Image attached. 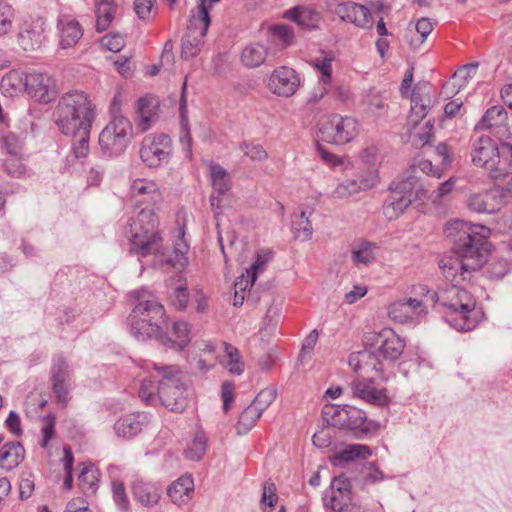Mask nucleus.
<instances>
[{"label": "nucleus", "mask_w": 512, "mask_h": 512, "mask_svg": "<svg viewBox=\"0 0 512 512\" xmlns=\"http://www.w3.org/2000/svg\"><path fill=\"white\" fill-rule=\"evenodd\" d=\"M300 86L297 72L287 66H280L272 71L268 79L269 90L279 97L293 96Z\"/></svg>", "instance_id": "nucleus-14"}, {"label": "nucleus", "mask_w": 512, "mask_h": 512, "mask_svg": "<svg viewBox=\"0 0 512 512\" xmlns=\"http://www.w3.org/2000/svg\"><path fill=\"white\" fill-rule=\"evenodd\" d=\"M318 133L320 139L329 144H346L358 134V122L339 114L323 116L318 123Z\"/></svg>", "instance_id": "nucleus-8"}, {"label": "nucleus", "mask_w": 512, "mask_h": 512, "mask_svg": "<svg viewBox=\"0 0 512 512\" xmlns=\"http://www.w3.org/2000/svg\"><path fill=\"white\" fill-rule=\"evenodd\" d=\"M210 5L207 0H199L197 14L190 16L186 32L181 40V57L185 60L196 57L202 49L210 25Z\"/></svg>", "instance_id": "nucleus-6"}, {"label": "nucleus", "mask_w": 512, "mask_h": 512, "mask_svg": "<svg viewBox=\"0 0 512 512\" xmlns=\"http://www.w3.org/2000/svg\"><path fill=\"white\" fill-rule=\"evenodd\" d=\"M207 439L203 432H197L190 444L184 451L185 457L192 461H199L206 452Z\"/></svg>", "instance_id": "nucleus-46"}, {"label": "nucleus", "mask_w": 512, "mask_h": 512, "mask_svg": "<svg viewBox=\"0 0 512 512\" xmlns=\"http://www.w3.org/2000/svg\"><path fill=\"white\" fill-rule=\"evenodd\" d=\"M134 498L143 506H155L161 497L160 490L152 483L136 480L132 486Z\"/></svg>", "instance_id": "nucleus-31"}, {"label": "nucleus", "mask_w": 512, "mask_h": 512, "mask_svg": "<svg viewBox=\"0 0 512 512\" xmlns=\"http://www.w3.org/2000/svg\"><path fill=\"white\" fill-rule=\"evenodd\" d=\"M171 151V139L168 135H148L141 143L139 154L146 166L156 168L169 161Z\"/></svg>", "instance_id": "nucleus-10"}, {"label": "nucleus", "mask_w": 512, "mask_h": 512, "mask_svg": "<svg viewBox=\"0 0 512 512\" xmlns=\"http://www.w3.org/2000/svg\"><path fill=\"white\" fill-rule=\"evenodd\" d=\"M51 85L52 79L48 75L39 72L27 73L25 92L42 102H48Z\"/></svg>", "instance_id": "nucleus-29"}, {"label": "nucleus", "mask_w": 512, "mask_h": 512, "mask_svg": "<svg viewBox=\"0 0 512 512\" xmlns=\"http://www.w3.org/2000/svg\"><path fill=\"white\" fill-rule=\"evenodd\" d=\"M25 458V449L20 442L12 441L0 444V468L6 471L19 466Z\"/></svg>", "instance_id": "nucleus-25"}, {"label": "nucleus", "mask_w": 512, "mask_h": 512, "mask_svg": "<svg viewBox=\"0 0 512 512\" xmlns=\"http://www.w3.org/2000/svg\"><path fill=\"white\" fill-rule=\"evenodd\" d=\"M411 203L412 199L409 198V196H400L398 193L390 191L383 205V213L388 220H394L398 218Z\"/></svg>", "instance_id": "nucleus-33"}, {"label": "nucleus", "mask_w": 512, "mask_h": 512, "mask_svg": "<svg viewBox=\"0 0 512 512\" xmlns=\"http://www.w3.org/2000/svg\"><path fill=\"white\" fill-rule=\"evenodd\" d=\"M100 43L103 48L115 53L119 52L125 45L123 36L117 33L103 36Z\"/></svg>", "instance_id": "nucleus-59"}, {"label": "nucleus", "mask_w": 512, "mask_h": 512, "mask_svg": "<svg viewBox=\"0 0 512 512\" xmlns=\"http://www.w3.org/2000/svg\"><path fill=\"white\" fill-rule=\"evenodd\" d=\"M277 501L278 496L276 494L275 484L270 479L266 480L263 483V492L260 500L261 505H267L268 507L272 508L275 506Z\"/></svg>", "instance_id": "nucleus-58"}, {"label": "nucleus", "mask_w": 512, "mask_h": 512, "mask_svg": "<svg viewBox=\"0 0 512 512\" xmlns=\"http://www.w3.org/2000/svg\"><path fill=\"white\" fill-rule=\"evenodd\" d=\"M14 18V10L11 5L0 1V36L7 34L11 28Z\"/></svg>", "instance_id": "nucleus-54"}, {"label": "nucleus", "mask_w": 512, "mask_h": 512, "mask_svg": "<svg viewBox=\"0 0 512 512\" xmlns=\"http://www.w3.org/2000/svg\"><path fill=\"white\" fill-rule=\"evenodd\" d=\"M139 397L147 404H154L158 400L156 382L151 379L142 380Z\"/></svg>", "instance_id": "nucleus-55"}, {"label": "nucleus", "mask_w": 512, "mask_h": 512, "mask_svg": "<svg viewBox=\"0 0 512 512\" xmlns=\"http://www.w3.org/2000/svg\"><path fill=\"white\" fill-rule=\"evenodd\" d=\"M169 299L171 304L178 310H184L189 301V294L185 280L181 276L175 280V283L169 284Z\"/></svg>", "instance_id": "nucleus-38"}, {"label": "nucleus", "mask_w": 512, "mask_h": 512, "mask_svg": "<svg viewBox=\"0 0 512 512\" xmlns=\"http://www.w3.org/2000/svg\"><path fill=\"white\" fill-rule=\"evenodd\" d=\"M111 488L115 503L121 510H127L129 507V499L123 483L121 481L114 480L111 484Z\"/></svg>", "instance_id": "nucleus-57"}, {"label": "nucleus", "mask_w": 512, "mask_h": 512, "mask_svg": "<svg viewBox=\"0 0 512 512\" xmlns=\"http://www.w3.org/2000/svg\"><path fill=\"white\" fill-rule=\"evenodd\" d=\"M271 257V251H266L257 254L255 262L250 266L249 269L246 270V273L251 278V283H255L257 279V273L264 269V266L271 259Z\"/></svg>", "instance_id": "nucleus-56"}, {"label": "nucleus", "mask_w": 512, "mask_h": 512, "mask_svg": "<svg viewBox=\"0 0 512 512\" xmlns=\"http://www.w3.org/2000/svg\"><path fill=\"white\" fill-rule=\"evenodd\" d=\"M239 148L252 161L261 162L268 157L267 152L260 144L244 141L240 144Z\"/></svg>", "instance_id": "nucleus-52"}, {"label": "nucleus", "mask_w": 512, "mask_h": 512, "mask_svg": "<svg viewBox=\"0 0 512 512\" xmlns=\"http://www.w3.org/2000/svg\"><path fill=\"white\" fill-rule=\"evenodd\" d=\"M52 389L55 394L57 403L64 407L68 401V383L52 382Z\"/></svg>", "instance_id": "nucleus-64"}, {"label": "nucleus", "mask_w": 512, "mask_h": 512, "mask_svg": "<svg viewBox=\"0 0 512 512\" xmlns=\"http://www.w3.org/2000/svg\"><path fill=\"white\" fill-rule=\"evenodd\" d=\"M349 405H325L322 409L323 419L331 426L346 429Z\"/></svg>", "instance_id": "nucleus-36"}, {"label": "nucleus", "mask_w": 512, "mask_h": 512, "mask_svg": "<svg viewBox=\"0 0 512 512\" xmlns=\"http://www.w3.org/2000/svg\"><path fill=\"white\" fill-rule=\"evenodd\" d=\"M130 294L137 301L128 317L130 333L137 340L162 338V331L168 328L164 306L144 288Z\"/></svg>", "instance_id": "nucleus-3"}, {"label": "nucleus", "mask_w": 512, "mask_h": 512, "mask_svg": "<svg viewBox=\"0 0 512 512\" xmlns=\"http://www.w3.org/2000/svg\"><path fill=\"white\" fill-rule=\"evenodd\" d=\"M194 494V481L190 475H182L167 488L171 501L181 506L186 504Z\"/></svg>", "instance_id": "nucleus-26"}, {"label": "nucleus", "mask_w": 512, "mask_h": 512, "mask_svg": "<svg viewBox=\"0 0 512 512\" xmlns=\"http://www.w3.org/2000/svg\"><path fill=\"white\" fill-rule=\"evenodd\" d=\"M131 194L137 202L147 204H156L162 200L157 184L147 179H136L131 185Z\"/></svg>", "instance_id": "nucleus-27"}, {"label": "nucleus", "mask_w": 512, "mask_h": 512, "mask_svg": "<svg viewBox=\"0 0 512 512\" xmlns=\"http://www.w3.org/2000/svg\"><path fill=\"white\" fill-rule=\"evenodd\" d=\"M132 135V124L122 115H114L99 135L102 152L109 157L121 155L127 148Z\"/></svg>", "instance_id": "nucleus-7"}, {"label": "nucleus", "mask_w": 512, "mask_h": 512, "mask_svg": "<svg viewBox=\"0 0 512 512\" xmlns=\"http://www.w3.org/2000/svg\"><path fill=\"white\" fill-rule=\"evenodd\" d=\"M318 340V331L316 329L312 330L304 339L302 344L300 359L303 362L306 359L311 358V353L317 343Z\"/></svg>", "instance_id": "nucleus-60"}, {"label": "nucleus", "mask_w": 512, "mask_h": 512, "mask_svg": "<svg viewBox=\"0 0 512 512\" xmlns=\"http://www.w3.org/2000/svg\"><path fill=\"white\" fill-rule=\"evenodd\" d=\"M96 30L105 31L114 19L116 6L113 0H99L96 3Z\"/></svg>", "instance_id": "nucleus-37"}, {"label": "nucleus", "mask_w": 512, "mask_h": 512, "mask_svg": "<svg viewBox=\"0 0 512 512\" xmlns=\"http://www.w3.org/2000/svg\"><path fill=\"white\" fill-rule=\"evenodd\" d=\"M209 170L213 188L209 201L214 217L217 220L222 209L228 206V192L231 189V177L227 170L219 164L210 165Z\"/></svg>", "instance_id": "nucleus-12"}, {"label": "nucleus", "mask_w": 512, "mask_h": 512, "mask_svg": "<svg viewBox=\"0 0 512 512\" xmlns=\"http://www.w3.org/2000/svg\"><path fill=\"white\" fill-rule=\"evenodd\" d=\"M261 413L251 404L248 405L240 414L236 424V432L238 435L248 433L261 417Z\"/></svg>", "instance_id": "nucleus-40"}, {"label": "nucleus", "mask_w": 512, "mask_h": 512, "mask_svg": "<svg viewBox=\"0 0 512 512\" xmlns=\"http://www.w3.org/2000/svg\"><path fill=\"white\" fill-rule=\"evenodd\" d=\"M285 17L302 28L314 30L318 27L321 14L313 7L298 6L286 11Z\"/></svg>", "instance_id": "nucleus-28"}, {"label": "nucleus", "mask_w": 512, "mask_h": 512, "mask_svg": "<svg viewBox=\"0 0 512 512\" xmlns=\"http://www.w3.org/2000/svg\"><path fill=\"white\" fill-rule=\"evenodd\" d=\"M471 158L475 166L489 172L490 178L502 180L506 176L505 168L500 166V146L491 137L482 135L473 141Z\"/></svg>", "instance_id": "nucleus-9"}, {"label": "nucleus", "mask_w": 512, "mask_h": 512, "mask_svg": "<svg viewBox=\"0 0 512 512\" xmlns=\"http://www.w3.org/2000/svg\"><path fill=\"white\" fill-rule=\"evenodd\" d=\"M43 24V22L37 20L23 25L18 33V43L24 50H36L42 45L45 39Z\"/></svg>", "instance_id": "nucleus-23"}, {"label": "nucleus", "mask_w": 512, "mask_h": 512, "mask_svg": "<svg viewBox=\"0 0 512 512\" xmlns=\"http://www.w3.org/2000/svg\"><path fill=\"white\" fill-rule=\"evenodd\" d=\"M368 341H372V346H378L377 352L384 359L397 360L405 348L403 340L391 329H383L379 333H373Z\"/></svg>", "instance_id": "nucleus-15"}, {"label": "nucleus", "mask_w": 512, "mask_h": 512, "mask_svg": "<svg viewBox=\"0 0 512 512\" xmlns=\"http://www.w3.org/2000/svg\"><path fill=\"white\" fill-rule=\"evenodd\" d=\"M180 142L183 145L186 156L188 158H191L192 157V147H191L192 138L190 135L188 122H187V120H184V119H182V121H181Z\"/></svg>", "instance_id": "nucleus-61"}, {"label": "nucleus", "mask_w": 512, "mask_h": 512, "mask_svg": "<svg viewBox=\"0 0 512 512\" xmlns=\"http://www.w3.org/2000/svg\"><path fill=\"white\" fill-rule=\"evenodd\" d=\"M373 381L356 379L351 383V390L354 397H357L369 404L385 406L388 404V397L384 389H376L371 384Z\"/></svg>", "instance_id": "nucleus-21"}, {"label": "nucleus", "mask_w": 512, "mask_h": 512, "mask_svg": "<svg viewBox=\"0 0 512 512\" xmlns=\"http://www.w3.org/2000/svg\"><path fill=\"white\" fill-rule=\"evenodd\" d=\"M292 230L294 232L295 238L301 241H307L311 239L313 228L305 212H301L299 215L294 216L292 220Z\"/></svg>", "instance_id": "nucleus-43"}, {"label": "nucleus", "mask_w": 512, "mask_h": 512, "mask_svg": "<svg viewBox=\"0 0 512 512\" xmlns=\"http://www.w3.org/2000/svg\"><path fill=\"white\" fill-rule=\"evenodd\" d=\"M276 397L277 389L275 387H267L256 395L251 405L262 414L274 402Z\"/></svg>", "instance_id": "nucleus-49"}, {"label": "nucleus", "mask_w": 512, "mask_h": 512, "mask_svg": "<svg viewBox=\"0 0 512 512\" xmlns=\"http://www.w3.org/2000/svg\"><path fill=\"white\" fill-rule=\"evenodd\" d=\"M158 107L159 102L152 95H146L137 101V127L141 132H145L151 127L152 122L157 118Z\"/></svg>", "instance_id": "nucleus-24"}, {"label": "nucleus", "mask_w": 512, "mask_h": 512, "mask_svg": "<svg viewBox=\"0 0 512 512\" xmlns=\"http://www.w3.org/2000/svg\"><path fill=\"white\" fill-rule=\"evenodd\" d=\"M267 48L260 43L248 44L241 53V62L245 67L256 68L264 64Z\"/></svg>", "instance_id": "nucleus-35"}, {"label": "nucleus", "mask_w": 512, "mask_h": 512, "mask_svg": "<svg viewBox=\"0 0 512 512\" xmlns=\"http://www.w3.org/2000/svg\"><path fill=\"white\" fill-rule=\"evenodd\" d=\"M149 417L145 413L137 412L119 418L114 424V430L118 437L131 439L139 434L143 426L148 424Z\"/></svg>", "instance_id": "nucleus-22"}, {"label": "nucleus", "mask_w": 512, "mask_h": 512, "mask_svg": "<svg viewBox=\"0 0 512 512\" xmlns=\"http://www.w3.org/2000/svg\"><path fill=\"white\" fill-rule=\"evenodd\" d=\"M173 334L176 336V340H172L167 337L162 331V338L159 340L166 346L170 348H174L176 350H182L190 341L189 338V326L185 321H177L173 323L172 326Z\"/></svg>", "instance_id": "nucleus-34"}, {"label": "nucleus", "mask_w": 512, "mask_h": 512, "mask_svg": "<svg viewBox=\"0 0 512 512\" xmlns=\"http://www.w3.org/2000/svg\"><path fill=\"white\" fill-rule=\"evenodd\" d=\"M333 12L342 21L353 23L360 28L369 29L373 25L369 9L352 1L337 3Z\"/></svg>", "instance_id": "nucleus-18"}, {"label": "nucleus", "mask_w": 512, "mask_h": 512, "mask_svg": "<svg viewBox=\"0 0 512 512\" xmlns=\"http://www.w3.org/2000/svg\"><path fill=\"white\" fill-rule=\"evenodd\" d=\"M1 147L12 157H21L23 140L11 131H4L1 135Z\"/></svg>", "instance_id": "nucleus-44"}, {"label": "nucleus", "mask_w": 512, "mask_h": 512, "mask_svg": "<svg viewBox=\"0 0 512 512\" xmlns=\"http://www.w3.org/2000/svg\"><path fill=\"white\" fill-rule=\"evenodd\" d=\"M508 112L501 105H495L486 110L480 121L476 124V130H491L507 125Z\"/></svg>", "instance_id": "nucleus-30"}, {"label": "nucleus", "mask_w": 512, "mask_h": 512, "mask_svg": "<svg viewBox=\"0 0 512 512\" xmlns=\"http://www.w3.org/2000/svg\"><path fill=\"white\" fill-rule=\"evenodd\" d=\"M430 89L429 84L417 85L411 93V111L408 115V124L412 127L418 125L428 113L431 106Z\"/></svg>", "instance_id": "nucleus-19"}, {"label": "nucleus", "mask_w": 512, "mask_h": 512, "mask_svg": "<svg viewBox=\"0 0 512 512\" xmlns=\"http://www.w3.org/2000/svg\"><path fill=\"white\" fill-rule=\"evenodd\" d=\"M274 41L281 43L282 49L292 44L294 33L291 27L285 24L274 25L270 28Z\"/></svg>", "instance_id": "nucleus-51"}, {"label": "nucleus", "mask_w": 512, "mask_h": 512, "mask_svg": "<svg viewBox=\"0 0 512 512\" xmlns=\"http://www.w3.org/2000/svg\"><path fill=\"white\" fill-rule=\"evenodd\" d=\"M27 73L22 71H10L3 79L2 86L11 87L13 92H25Z\"/></svg>", "instance_id": "nucleus-50"}, {"label": "nucleus", "mask_w": 512, "mask_h": 512, "mask_svg": "<svg viewBox=\"0 0 512 512\" xmlns=\"http://www.w3.org/2000/svg\"><path fill=\"white\" fill-rule=\"evenodd\" d=\"M60 30V45L69 48L75 45L83 35V30L78 21L63 17L58 24Z\"/></svg>", "instance_id": "nucleus-32"}, {"label": "nucleus", "mask_w": 512, "mask_h": 512, "mask_svg": "<svg viewBox=\"0 0 512 512\" xmlns=\"http://www.w3.org/2000/svg\"><path fill=\"white\" fill-rule=\"evenodd\" d=\"M390 191L398 193L400 196H409L412 199L414 191L419 192L423 189L419 185V181L414 176H408L406 178L395 180L390 185Z\"/></svg>", "instance_id": "nucleus-41"}, {"label": "nucleus", "mask_w": 512, "mask_h": 512, "mask_svg": "<svg viewBox=\"0 0 512 512\" xmlns=\"http://www.w3.org/2000/svg\"><path fill=\"white\" fill-rule=\"evenodd\" d=\"M323 506L333 512H344L352 504V486L350 480L339 475L332 479L323 492Z\"/></svg>", "instance_id": "nucleus-11"}, {"label": "nucleus", "mask_w": 512, "mask_h": 512, "mask_svg": "<svg viewBox=\"0 0 512 512\" xmlns=\"http://www.w3.org/2000/svg\"><path fill=\"white\" fill-rule=\"evenodd\" d=\"M68 364L64 358L58 357L51 369V381L52 382H67L70 380V373Z\"/></svg>", "instance_id": "nucleus-53"}, {"label": "nucleus", "mask_w": 512, "mask_h": 512, "mask_svg": "<svg viewBox=\"0 0 512 512\" xmlns=\"http://www.w3.org/2000/svg\"><path fill=\"white\" fill-rule=\"evenodd\" d=\"M159 221L155 211L148 206L141 209L135 217L130 218L126 233L129 235L130 251L140 257L157 254L155 265L166 270L174 268L181 271L186 265V243H178L173 251L162 250V236L158 228Z\"/></svg>", "instance_id": "nucleus-2"}, {"label": "nucleus", "mask_w": 512, "mask_h": 512, "mask_svg": "<svg viewBox=\"0 0 512 512\" xmlns=\"http://www.w3.org/2000/svg\"><path fill=\"white\" fill-rule=\"evenodd\" d=\"M94 116V106L88 95L79 90L63 94L53 112L55 124L63 134L74 133L78 128L91 127Z\"/></svg>", "instance_id": "nucleus-4"}, {"label": "nucleus", "mask_w": 512, "mask_h": 512, "mask_svg": "<svg viewBox=\"0 0 512 512\" xmlns=\"http://www.w3.org/2000/svg\"><path fill=\"white\" fill-rule=\"evenodd\" d=\"M371 455V449L367 445L353 444L338 454V459L342 462H351L355 459H366Z\"/></svg>", "instance_id": "nucleus-48"}, {"label": "nucleus", "mask_w": 512, "mask_h": 512, "mask_svg": "<svg viewBox=\"0 0 512 512\" xmlns=\"http://www.w3.org/2000/svg\"><path fill=\"white\" fill-rule=\"evenodd\" d=\"M374 245L369 242H362L358 247L352 249V261L357 267L368 266L374 259Z\"/></svg>", "instance_id": "nucleus-45"}, {"label": "nucleus", "mask_w": 512, "mask_h": 512, "mask_svg": "<svg viewBox=\"0 0 512 512\" xmlns=\"http://www.w3.org/2000/svg\"><path fill=\"white\" fill-rule=\"evenodd\" d=\"M35 488L34 480L31 475L22 476L19 482V497L21 500H26L31 497Z\"/></svg>", "instance_id": "nucleus-62"}, {"label": "nucleus", "mask_w": 512, "mask_h": 512, "mask_svg": "<svg viewBox=\"0 0 512 512\" xmlns=\"http://www.w3.org/2000/svg\"><path fill=\"white\" fill-rule=\"evenodd\" d=\"M348 363L357 374L358 379L373 381L383 372L379 353L372 348L351 353Z\"/></svg>", "instance_id": "nucleus-13"}, {"label": "nucleus", "mask_w": 512, "mask_h": 512, "mask_svg": "<svg viewBox=\"0 0 512 512\" xmlns=\"http://www.w3.org/2000/svg\"><path fill=\"white\" fill-rule=\"evenodd\" d=\"M347 418L346 429L357 438H364L379 429L377 422L369 420L364 411L354 406L349 405Z\"/></svg>", "instance_id": "nucleus-20"}, {"label": "nucleus", "mask_w": 512, "mask_h": 512, "mask_svg": "<svg viewBox=\"0 0 512 512\" xmlns=\"http://www.w3.org/2000/svg\"><path fill=\"white\" fill-rule=\"evenodd\" d=\"M222 346L228 358V361L225 364L226 368L230 373L240 375L244 370V363L241 360L238 349L226 342L222 343Z\"/></svg>", "instance_id": "nucleus-47"}, {"label": "nucleus", "mask_w": 512, "mask_h": 512, "mask_svg": "<svg viewBox=\"0 0 512 512\" xmlns=\"http://www.w3.org/2000/svg\"><path fill=\"white\" fill-rule=\"evenodd\" d=\"M5 170L12 177H19L25 172V167L19 160V157L6 159L4 161Z\"/></svg>", "instance_id": "nucleus-63"}, {"label": "nucleus", "mask_w": 512, "mask_h": 512, "mask_svg": "<svg viewBox=\"0 0 512 512\" xmlns=\"http://www.w3.org/2000/svg\"><path fill=\"white\" fill-rule=\"evenodd\" d=\"M160 379L157 380V397L163 406L174 412H183L187 406L185 375L176 365L154 364Z\"/></svg>", "instance_id": "nucleus-5"}, {"label": "nucleus", "mask_w": 512, "mask_h": 512, "mask_svg": "<svg viewBox=\"0 0 512 512\" xmlns=\"http://www.w3.org/2000/svg\"><path fill=\"white\" fill-rule=\"evenodd\" d=\"M369 187L370 185L365 179L345 180L337 185L335 190L332 192V197L337 199L348 198L362 190L368 189Z\"/></svg>", "instance_id": "nucleus-39"}, {"label": "nucleus", "mask_w": 512, "mask_h": 512, "mask_svg": "<svg viewBox=\"0 0 512 512\" xmlns=\"http://www.w3.org/2000/svg\"><path fill=\"white\" fill-rule=\"evenodd\" d=\"M444 233L452 242L456 256L441 259L439 267L445 279L452 284L437 292H428L426 297L431 301L436 300L448 309L446 319L453 328L469 331L477 326L480 312L476 310L473 296L459 287V283L469 279L473 272L487 262L490 252L487 238L490 229L454 220L446 224Z\"/></svg>", "instance_id": "nucleus-1"}, {"label": "nucleus", "mask_w": 512, "mask_h": 512, "mask_svg": "<svg viewBox=\"0 0 512 512\" xmlns=\"http://www.w3.org/2000/svg\"><path fill=\"white\" fill-rule=\"evenodd\" d=\"M427 313L422 301L416 298L398 300L388 308L389 317L398 323H408L418 320Z\"/></svg>", "instance_id": "nucleus-17"}, {"label": "nucleus", "mask_w": 512, "mask_h": 512, "mask_svg": "<svg viewBox=\"0 0 512 512\" xmlns=\"http://www.w3.org/2000/svg\"><path fill=\"white\" fill-rule=\"evenodd\" d=\"M503 193L498 188H492L472 193L467 198V206L477 213L494 214L503 206Z\"/></svg>", "instance_id": "nucleus-16"}, {"label": "nucleus", "mask_w": 512, "mask_h": 512, "mask_svg": "<svg viewBox=\"0 0 512 512\" xmlns=\"http://www.w3.org/2000/svg\"><path fill=\"white\" fill-rule=\"evenodd\" d=\"M91 127L78 128L77 131L67 136L73 137V151L76 157H85L89 152V136Z\"/></svg>", "instance_id": "nucleus-42"}]
</instances>
